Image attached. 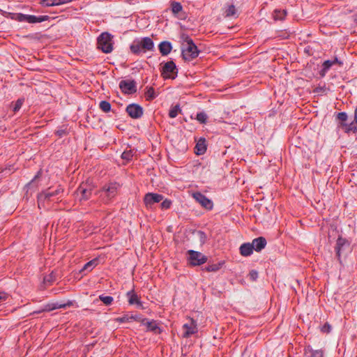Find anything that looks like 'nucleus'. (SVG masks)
I'll return each instance as SVG.
<instances>
[{
    "mask_svg": "<svg viewBox=\"0 0 357 357\" xmlns=\"http://www.w3.org/2000/svg\"><path fill=\"white\" fill-rule=\"evenodd\" d=\"M181 39L186 43L185 47H182L181 56L184 61H191L199 56V50L188 35L182 34Z\"/></svg>",
    "mask_w": 357,
    "mask_h": 357,
    "instance_id": "nucleus-1",
    "label": "nucleus"
},
{
    "mask_svg": "<svg viewBox=\"0 0 357 357\" xmlns=\"http://www.w3.org/2000/svg\"><path fill=\"white\" fill-rule=\"evenodd\" d=\"M154 48L153 40L149 37H144L135 40L130 46L132 53L139 55L141 53H145L147 51H152Z\"/></svg>",
    "mask_w": 357,
    "mask_h": 357,
    "instance_id": "nucleus-2",
    "label": "nucleus"
},
{
    "mask_svg": "<svg viewBox=\"0 0 357 357\" xmlns=\"http://www.w3.org/2000/svg\"><path fill=\"white\" fill-rule=\"evenodd\" d=\"M64 192L63 188L59 185L55 190H54L52 187L48 188L47 189L43 190L41 192L38 193L37 195V201L38 206L40 208L42 206L45 207V202H49L52 199L51 198L53 197H56L58 195L61 196Z\"/></svg>",
    "mask_w": 357,
    "mask_h": 357,
    "instance_id": "nucleus-3",
    "label": "nucleus"
},
{
    "mask_svg": "<svg viewBox=\"0 0 357 357\" xmlns=\"http://www.w3.org/2000/svg\"><path fill=\"white\" fill-rule=\"evenodd\" d=\"M9 17L11 20L19 22H27L29 24L40 23L50 20L48 15H31L23 14L21 13H9Z\"/></svg>",
    "mask_w": 357,
    "mask_h": 357,
    "instance_id": "nucleus-4",
    "label": "nucleus"
},
{
    "mask_svg": "<svg viewBox=\"0 0 357 357\" xmlns=\"http://www.w3.org/2000/svg\"><path fill=\"white\" fill-rule=\"evenodd\" d=\"M112 38V35L107 32L102 33L98 38V47L101 50L102 52L108 54L113 50Z\"/></svg>",
    "mask_w": 357,
    "mask_h": 357,
    "instance_id": "nucleus-5",
    "label": "nucleus"
},
{
    "mask_svg": "<svg viewBox=\"0 0 357 357\" xmlns=\"http://www.w3.org/2000/svg\"><path fill=\"white\" fill-rule=\"evenodd\" d=\"M119 187L120 185L117 183H110L105 185L102 190L99 191L100 197L105 196L103 202L106 203L114 198L116 195Z\"/></svg>",
    "mask_w": 357,
    "mask_h": 357,
    "instance_id": "nucleus-6",
    "label": "nucleus"
},
{
    "mask_svg": "<svg viewBox=\"0 0 357 357\" xmlns=\"http://www.w3.org/2000/svg\"><path fill=\"white\" fill-rule=\"evenodd\" d=\"M187 254L188 255V261L192 266L202 265L208 261V257L200 252L189 250Z\"/></svg>",
    "mask_w": 357,
    "mask_h": 357,
    "instance_id": "nucleus-7",
    "label": "nucleus"
},
{
    "mask_svg": "<svg viewBox=\"0 0 357 357\" xmlns=\"http://www.w3.org/2000/svg\"><path fill=\"white\" fill-rule=\"evenodd\" d=\"M161 76L167 79H174L177 77L178 69L175 63L173 61H169L165 63L161 70Z\"/></svg>",
    "mask_w": 357,
    "mask_h": 357,
    "instance_id": "nucleus-8",
    "label": "nucleus"
},
{
    "mask_svg": "<svg viewBox=\"0 0 357 357\" xmlns=\"http://www.w3.org/2000/svg\"><path fill=\"white\" fill-rule=\"evenodd\" d=\"M350 249V242L341 236H339L336 241V245L335 247V251L336 253V257L337 258V260L341 264V256L342 255L345 254L348 251H349Z\"/></svg>",
    "mask_w": 357,
    "mask_h": 357,
    "instance_id": "nucleus-9",
    "label": "nucleus"
},
{
    "mask_svg": "<svg viewBox=\"0 0 357 357\" xmlns=\"http://www.w3.org/2000/svg\"><path fill=\"white\" fill-rule=\"evenodd\" d=\"M188 319V321L184 324L182 326L183 331L182 334L183 338H188L191 335H195L198 332L197 321L190 317H189Z\"/></svg>",
    "mask_w": 357,
    "mask_h": 357,
    "instance_id": "nucleus-10",
    "label": "nucleus"
},
{
    "mask_svg": "<svg viewBox=\"0 0 357 357\" xmlns=\"http://www.w3.org/2000/svg\"><path fill=\"white\" fill-rule=\"evenodd\" d=\"M73 305V302L69 301L66 303H51L45 305L42 308L38 310L34 311L33 314H40L44 312H51L52 310L61 308H66Z\"/></svg>",
    "mask_w": 357,
    "mask_h": 357,
    "instance_id": "nucleus-11",
    "label": "nucleus"
},
{
    "mask_svg": "<svg viewBox=\"0 0 357 357\" xmlns=\"http://www.w3.org/2000/svg\"><path fill=\"white\" fill-rule=\"evenodd\" d=\"M126 112L130 118L138 119L143 116L144 109L139 104L131 103L126 107Z\"/></svg>",
    "mask_w": 357,
    "mask_h": 357,
    "instance_id": "nucleus-12",
    "label": "nucleus"
},
{
    "mask_svg": "<svg viewBox=\"0 0 357 357\" xmlns=\"http://www.w3.org/2000/svg\"><path fill=\"white\" fill-rule=\"evenodd\" d=\"M119 88L124 94H134L137 92V83L134 79L121 80L119 83Z\"/></svg>",
    "mask_w": 357,
    "mask_h": 357,
    "instance_id": "nucleus-13",
    "label": "nucleus"
},
{
    "mask_svg": "<svg viewBox=\"0 0 357 357\" xmlns=\"http://www.w3.org/2000/svg\"><path fill=\"white\" fill-rule=\"evenodd\" d=\"M93 188L87 183H82L76 190L77 195H80V201L89 200L92 195Z\"/></svg>",
    "mask_w": 357,
    "mask_h": 357,
    "instance_id": "nucleus-14",
    "label": "nucleus"
},
{
    "mask_svg": "<svg viewBox=\"0 0 357 357\" xmlns=\"http://www.w3.org/2000/svg\"><path fill=\"white\" fill-rule=\"evenodd\" d=\"M194 199L207 210H211L213 207V202L199 192H194Z\"/></svg>",
    "mask_w": 357,
    "mask_h": 357,
    "instance_id": "nucleus-15",
    "label": "nucleus"
},
{
    "mask_svg": "<svg viewBox=\"0 0 357 357\" xmlns=\"http://www.w3.org/2000/svg\"><path fill=\"white\" fill-rule=\"evenodd\" d=\"M163 195L149 192L145 195L144 197V202L146 207H151V206L155 203H159L163 199Z\"/></svg>",
    "mask_w": 357,
    "mask_h": 357,
    "instance_id": "nucleus-16",
    "label": "nucleus"
},
{
    "mask_svg": "<svg viewBox=\"0 0 357 357\" xmlns=\"http://www.w3.org/2000/svg\"><path fill=\"white\" fill-rule=\"evenodd\" d=\"M126 296L130 305H136L137 307L143 308L142 302L140 301V298L133 289L128 291L126 293Z\"/></svg>",
    "mask_w": 357,
    "mask_h": 357,
    "instance_id": "nucleus-17",
    "label": "nucleus"
},
{
    "mask_svg": "<svg viewBox=\"0 0 357 357\" xmlns=\"http://www.w3.org/2000/svg\"><path fill=\"white\" fill-rule=\"evenodd\" d=\"M142 323L146 326L147 331L153 332L155 334H160L162 329L158 326L155 320L146 321V319H143Z\"/></svg>",
    "mask_w": 357,
    "mask_h": 357,
    "instance_id": "nucleus-18",
    "label": "nucleus"
},
{
    "mask_svg": "<svg viewBox=\"0 0 357 357\" xmlns=\"http://www.w3.org/2000/svg\"><path fill=\"white\" fill-rule=\"evenodd\" d=\"M266 239L263 236H259L252 240L251 245H253V250L256 252L261 251L266 245Z\"/></svg>",
    "mask_w": 357,
    "mask_h": 357,
    "instance_id": "nucleus-19",
    "label": "nucleus"
},
{
    "mask_svg": "<svg viewBox=\"0 0 357 357\" xmlns=\"http://www.w3.org/2000/svg\"><path fill=\"white\" fill-rule=\"evenodd\" d=\"M340 126L345 128L346 132H349L351 131H353L354 132H357V108L354 111V121L349 124L347 123H340Z\"/></svg>",
    "mask_w": 357,
    "mask_h": 357,
    "instance_id": "nucleus-20",
    "label": "nucleus"
},
{
    "mask_svg": "<svg viewBox=\"0 0 357 357\" xmlns=\"http://www.w3.org/2000/svg\"><path fill=\"white\" fill-rule=\"evenodd\" d=\"M158 49L162 56H167L171 52L172 45L169 41H162L159 44Z\"/></svg>",
    "mask_w": 357,
    "mask_h": 357,
    "instance_id": "nucleus-21",
    "label": "nucleus"
},
{
    "mask_svg": "<svg viewBox=\"0 0 357 357\" xmlns=\"http://www.w3.org/2000/svg\"><path fill=\"white\" fill-rule=\"evenodd\" d=\"M253 245L250 243H243L239 248L240 253L243 257L250 256L253 252Z\"/></svg>",
    "mask_w": 357,
    "mask_h": 357,
    "instance_id": "nucleus-22",
    "label": "nucleus"
},
{
    "mask_svg": "<svg viewBox=\"0 0 357 357\" xmlns=\"http://www.w3.org/2000/svg\"><path fill=\"white\" fill-rule=\"evenodd\" d=\"M195 153L197 155H202L206 151V139L204 138H200L195 146Z\"/></svg>",
    "mask_w": 357,
    "mask_h": 357,
    "instance_id": "nucleus-23",
    "label": "nucleus"
},
{
    "mask_svg": "<svg viewBox=\"0 0 357 357\" xmlns=\"http://www.w3.org/2000/svg\"><path fill=\"white\" fill-rule=\"evenodd\" d=\"M40 174H41V172L40 171L38 172V173L36 174V175L33 177V178L26 185H25V189H26V199H28V193H29V190L31 188H33L34 190L38 188V183H36V180L40 178Z\"/></svg>",
    "mask_w": 357,
    "mask_h": 357,
    "instance_id": "nucleus-24",
    "label": "nucleus"
},
{
    "mask_svg": "<svg viewBox=\"0 0 357 357\" xmlns=\"http://www.w3.org/2000/svg\"><path fill=\"white\" fill-rule=\"evenodd\" d=\"M225 264V261H220L217 264H208L204 268V271L207 272H217L219 271L222 266Z\"/></svg>",
    "mask_w": 357,
    "mask_h": 357,
    "instance_id": "nucleus-25",
    "label": "nucleus"
},
{
    "mask_svg": "<svg viewBox=\"0 0 357 357\" xmlns=\"http://www.w3.org/2000/svg\"><path fill=\"white\" fill-rule=\"evenodd\" d=\"M132 320L138 321L139 317L137 315L125 314L123 317H117L115 319V321L119 323L130 322Z\"/></svg>",
    "mask_w": 357,
    "mask_h": 357,
    "instance_id": "nucleus-26",
    "label": "nucleus"
},
{
    "mask_svg": "<svg viewBox=\"0 0 357 357\" xmlns=\"http://www.w3.org/2000/svg\"><path fill=\"white\" fill-rule=\"evenodd\" d=\"M98 265V259H93L86 264H84L83 268L80 270V273H83L84 271H92L96 266Z\"/></svg>",
    "mask_w": 357,
    "mask_h": 357,
    "instance_id": "nucleus-27",
    "label": "nucleus"
},
{
    "mask_svg": "<svg viewBox=\"0 0 357 357\" xmlns=\"http://www.w3.org/2000/svg\"><path fill=\"white\" fill-rule=\"evenodd\" d=\"M287 15L286 10L275 9L273 12V17L275 20H283Z\"/></svg>",
    "mask_w": 357,
    "mask_h": 357,
    "instance_id": "nucleus-28",
    "label": "nucleus"
},
{
    "mask_svg": "<svg viewBox=\"0 0 357 357\" xmlns=\"http://www.w3.org/2000/svg\"><path fill=\"white\" fill-rule=\"evenodd\" d=\"M333 66V63L331 60H326L322 64V69L320 70L319 75L321 77H324L328 72V70Z\"/></svg>",
    "mask_w": 357,
    "mask_h": 357,
    "instance_id": "nucleus-29",
    "label": "nucleus"
},
{
    "mask_svg": "<svg viewBox=\"0 0 357 357\" xmlns=\"http://www.w3.org/2000/svg\"><path fill=\"white\" fill-rule=\"evenodd\" d=\"M171 9L174 15H177L183 10V6L180 2L173 1L171 2Z\"/></svg>",
    "mask_w": 357,
    "mask_h": 357,
    "instance_id": "nucleus-30",
    "label": "nucleus"
},
{
    "mask_svg": "<svg viewBox=\"0 0 357 357\" xmlns=\"http://www.w3.org/2000/svg\"><path fill=\"white\" fill-rule=\"evenodd\" d=\"M69 133L68 126L63 125L60 126L56 131L55 135L59 137H63L64 136L68 135Z\"/></svg>",
    "mask_w": 357,
    "mask_h": 357,
    "instance_id": "nucleus-31",
    "label": "nucleus"
},
{
    "mask_svg": "<svg viewBox=\"0 0 357 357\" xmlns=\"http://www.w3.org/2000/svg\"><path fill=\"white\" fill-rule=\"evenodd\" d=\"M145 96L146 100H153L157 97V94L155 92V89L153 87L151 86L147 88L146 91L145 92Z\"/></svg>",
    "mask_w": 357,
    "mask_h": 357,
    "instance_id": "nucleus-32",
    "label": "nucleus"
},
{
    "mask_svg": "<svg viewBox=\"0 0 357 357\" xmlns=\"http://www.w3.org/2000/svg\"><path fill=\"white\" fill-rule=\"evenodd\" d=\"M98 298L105 305L107 306L112 305L114 301V298L111 296H105L104 294H101Z\"/></svg>",
    "mask_w": 357,
    "mask_h": 357,
    "instance_id": "nucleus-33",
    "label": "nucleus"
},
{
    "mask_svg": "<svg viewBox=\"0 0 357 357\" xmlns=\"http://www.w3.org/2000/svg\"><path fill=\"white\" fill-rule=\"evenodd\" d=\"M181 109L180 108L179 105H176L172 107L169 112V116L170 118H175L178 115L179 112H181Z\"/></svg>",
    "mask_w": 357,
    "mask_h": 357,
    "instance_id": "nucleus-34",
    "label": "nucleus"
},
{
    "mask_svg": "<svg viewBox=\"0 0 357 357\" xmlns=\"http://www.w3.org/2000/svg\"><path fill=\"white\" fill-rule=\"evenodd\" d=\"M99 107L104 112H109L111 110V104L106 100H102L99 104Z\"/></svg>",
    "mask_w": 357,
    "mask_h": 357,
    "instance_id": "nucleus-35",
    "label": "nucleus"
},
{
    "mask_svg": "<svg viewBox=\"0 0 357 357\" xmlns=\"http://www.w3.org/2000/svg\"><path fill=\"white\" fill-rule=\"evenodd\" d=\"M208 116L204 112H201L197 114L196 119L202 124H205L207 122Z\"/></svg>",
    "mask_w": 357,
    "mask_h": 357,
    "instance_id": "nucleus-36",
    "label": "nucleus"
},
{
    "mask_svg": "<svg viewBox=\"0 0 357 357\" xmlns=\"http://www.w3.org/2000/svg\"><path fill=\"white\" fill-rule=\"evenodd\" d=\"M134 155V153L132 150H126L121 154V158L123 160L130 161L132 159Z\"/></svg>",
    "mask_w": 357,
    "mask_h": 357,
    "instance_id": "nucleus-37",
    "label": "nucleus"
},
{
    "mask_svg": "<svg viewBox=\"0 0 357 357\" xmlns=\"http://www.w3.org/2000/svg\"><path fill=\"white\" fill-rule=\"evenodd\" d=\"M40 4L44 7H50L59 5L58 0H42L40 1Z\"/></svg>",
    "mask_w": 357,
    "mask_h": 357,
    "instance_id": "nucleus-38",
    "label": "nucleus"
},
{
    "mask_svg": "<svg viewBox=\"0 0 357 357\" xmlns=\"http://www.w3.org/2000/svg\"><path fill=\"white\" fill-rule=\"evenodd\" d=\"M307 349L311 352V357H323L324 351L321 349L313 350L310 346Z\"/></svg>",
    "mask_w": 357,
    "mask_h": 357,
    "instance_id": "nucleus-39",
    "label": "nucleus"
},
{
    "mask_svg": "<svg viewBox=\"0 0 357 357\" xmlns=\"http://www.w3.org/2000/svg\"><path fill=\"white\" fill-rule=\"evenodd\" d=\"M24 102V98H19L15 102V105H14V107H13V111L16 113L17 112H18L21 107H22V105H23Z\"/></svg>",
    "mask_w": 357,
    "mask_h": 357,
    "instance_id": "nucleus-40",
    "label": "nucleus"
},
{
    "mask_svg": "<svg viewBox=\"0 0 357 357\" xmlns=\"http://www.w3.org/2000/svg\"><path fill=\"white\" fill-rule=\"evenodd\" d=\"M227 17L233 16L236 14V8L234 5H229L225 11Z\"/></svg>",
    "mask_w": 357,
    "mask_h": 357,
    "instance_id": "nucleus-41",
    "label": "nucleus"
},
{
    "mask_svg": "<svg viewBox=\"0 0 357 357\" xmlns=\"http://www.w3.org/2000/svg\"><path fill=\"white\" fill-rule=\"evenodd\" d=\"M54 280H55V276H54L53 272L44 278V283L45 284H50Z\"/></svg>",
    "mask_w": 357,
    "mask_h": 357,
    "instance_id": "nucleus-42",
    "label": "nucleus"
},
{
    "mask_svg": "<svg viewBox=\"0 0 357 357\" xmlns=\"http://www.w3.org/2000/svg\"><path fill=\"white\" fill-rule=\"evenodd\" d=\"M348 116L347 114L344 112H339L337 114V119L340 121V123H345V121L347 120Z\"/></svg>",
    "mask_w": 357,
    "mask_h": 357,
    "instance_id": "nucleus-43",
    "label": "nucleus"
},
{
    "mask_svg": "<svg viewBox=\"0 0 357 357\" xmlns=\"http://www.w3.org/2000/svg\"><path fill=\"white\" fill-rule=\"evenodd\" d=\"M324 333H329L331 331V326L328 323H325L320 328Z\"/></svg>",
    "mask_w": 357,
    "mask_h": 357,
    "instance_id": "nucleus-44",
    "label": "nucleus"
},
{
    "mask_svg": "<svg viewBox=\"0 0 357 357\" xmlns=\"http://www.w3.org/2000/svg\"><path fill=\"white\" fill-rule=\"evenodd\" d=\"M171 205H172V201L169 199H165L161 203L160 206L162 209H168L171 207Z\"/></svg>",
    "mask_w": 357,
    "mask_h": 357,
    "instance_id": "nucleus-45",
    "label": "nucleus"
},
{
    "mask_svg": "<svg viewBox=\"0 0 357 357\" xmlns=\"http://www.w3.org/2000/svg\"><path fill=\"white\" fill-rule=\"evenodd\" d=\"M248 276L250 280L252 281H255L258 278V272L255 270H252L250 271Z\"/></svg>",
    "mask_w": 357,
    "mask_h": 357,
    "instance_id": "nucleus-46",
    "label": "nucleus"
},
{
    "mask_svg": "<svg viewBox=\"0 0 357 357\" xmlns=\"http://www.w3.org/2000/svg\"><path fill=\"white\" fill-rule=\"evenodd\" d=\"M197 234L199 236L200 241L202 243H204L206 239V234L202 231H198Z\"/></svg>",
    "mask_w": 357,
    "mask_h": 357,
    "instance_id": "nucleus-47",
    "label": "nucleus"
},
{
    "mask_svg": "<svg viewBox=\"0 0 357 357\" xmlns=\"http://www.w3.org/2000/svg\"><path fill=\"white\" fill-rule=\"evenodd\" d=\"M8 294L5 292H0V304L6 300Z\"/></svg>",
    "mask_w": 357,
    "mask_h": 357,
    "instance_id": "nucleus-48",
    "label": "nucleus"
},
{
    "mask_svg": "<svg viewBox=\"0 0 357 357\" xmlns=\"http://www.w3.org/2000/svg\"><path fill=\"white\" fill-rule=\"evenodd\" d=\"M332 61V63H333V65L334 64H338L340 66H343V61L338 59L337 57H335V59L333 60H331Z\"/></svg>",
    "mask_w": 357,
    "mask_h": 357,
    "instance_id": "nucleus-49",
    "label": "nucleus"
},
{
    "mask_svg": "<svg viewBox=\"0 0 357 357\" xmlns=\"http://www.w3.org/2000/svg\"><path fill=\"white\" fill-rule=\"evenodd\" d=\"M58 1H59V5H61V4H64V3H68V2H71L73 0H58Z\"/></svg>",
    "mask_w": 357,
    "mask_h": 357,
    "instance_id": "nucleus-50",
    "label": "nucleus"
},
{
    "mask_svg": "<svg viewBox=\"0 0 357 357\" xmlns=\"http://www.w3.org/2000/svg\"><path fill=\"white\" fill-rule=\"evenodd\" d=\"M324 91V88L323 87H317L315 89H314V92L316 93H319V92H321Z\"/></svg>",
    "mask_w": 357,
    "mask_h": 357,
    "instance_id": "nucleus-51",
    "label": "nucleus"
},
{
    "mask_svg": "<svg viewBox=\"0 0 357 357\" xmlns=\"http://www.w3.org/2000/svg\"><path fill=\"white\" fill-rule=\"evenodd\" d=\"M10 169H0V173H3V172H6L5 174L7 173V172H9Z\"/></svg>",
    "mask_w": 357,
    "mask_h": 357,
    "instance_id": "nucleus-52",
    "label": "nucleus"
},
{
    "mask_svg": "<svg viewBox=\"0 0 357 357\" xmlns=\"http://www.w3.org/2000/svg\"><path fill=\"white\" fill-rule=\"evenodd\" d=\"M355 21H356V24H357V15H356V20H355Z\"/></svg>",
    "mask_w": 357,
    "mask_h": 357,
    "instance_id": "nucleus-53",
    "label": "nucleus"
}]
</instances>
